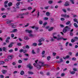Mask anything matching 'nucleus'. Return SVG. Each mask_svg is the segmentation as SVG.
<instances>
[{
  "instance_id": "de8ad7c7",
  "label": "nucleus",
  "mask_w": 78,
  "mask_h": 78,
  "mask_svg": "<svg viewBox=\"0 0 78 78\" xmlns=\"http://www.w3.org/2000/svg\"><path fill=\"white\" fill-rule=\"evenodd\" d=\"M0 78H4V76H3V75L2 74H1L0 75Z\"/></svg>"
},
{
  "instance_id": "5fc2aeb1",
  "label": "nucleus",
  "mask_w": 78,
  "mask_h": 78,
  "mask_svg": "<svg viewBox=\"0 0 78 78\" xmlns=\"http://www.w3.org/2000/svg\"><path fill=\"white\" fill-rule=\"evenodd\" d=\"M26 48H30V46L28 45H26Z\"/></svg>"
},
{
  "instance_id": "a18cd8bd",
  "label": "nucleus",
  "mask_w": 78,
  "mask_h": 78,
  "mask_svg": "<svg viewBox=\"0 0 78 78\" xmlns=\"http://www.w3.org/2000/svg\"><path fill=\"white\" fill-rule=\"evenodd\" d=\"M70 21H68L66 23V25H69V24H70Z\"/></svg>"
},
{
  "instance_id": "8fccbe9b",
  "label": "nucleus",
  "mask_w": 78,
  "mask_h": 78,
  "mask_svg": "<svg viewBox=\"0 0 78 78\" xmlns=\"http://www.w3.org/2000/svg\"><path fill=\"white\" fill-rule=\"evenodd\" d=\"M22 61L21 60H18V63H22Z\"/></svg>"
},
{
  "instance_id": "a878e982",
  "label": "nucleus",
  "mask_w": 78,
  "mask_h": 78,
  "mask_svg": "<svg viewBox=\"0 0 78 78\" xmlns=\"http://www.w3.org/2000/svg\"><path fill=\"white\" fill-rule=\"evenodd\" d=\"M11 22V21L9 20H7V23L8 24V23H10Z\"/></svg>"
},
{
  "instance_id": "6e6552de",
  "label": "nucleus",
  "mask_w": 78,
  "mask_h": 78,
  "mask_svg": "<svg viewBox=\"0 0 78 78\" xmlns=\"http://www.w3.org/2000/svg\"><path fill=\"white\" fill-rule=\"evenodd\" d=\"M9 26H12V28H16V25H13V24L12 23H10L9 24Z\"/></svg>"
},
{
  "instance_id": "69168bd1",
  "label": "nucleus",
  "mask_w": 78,
  "mask_h": 78,
  "mask_svg": "<svg viewBox=\"0 0 78 78\" xmlns=\"http://www.w3.org/2000/svg\"><path fill=\"white\" fill-rule=\"evenodd\" d=\"M8 3V1H6L4 2V4L6 5V4H7Z\"/></svg>"
},
{
  "instance_id": "aec40b11",
  "label": "nucleus",
  "mask_w": 78,
  "mask_h": 78,
  "mask_svg": "<svg viewBox=\"0 0 78 78\" xmlns=\"http://www.w3.org/2000/svg\"><path fill=\"white\" fill-rule=\"evenodd\" d=\"M71 60L72 61H76V58L75 57H73L72 58Z\"/></svg>"
},
{
  "instance_id": "f8f14e48",
  "label": "nucleus",
  "mask_w": 78,
  "mask_h": 78,
  "mask_svg": "<svg viewBox=\"0 0 78 78\" xmlns=\"http://www.w3.org/2000/svg\"><path fill=\"white\" fill-rule=\"evenodd\" d=\"M36 67H37V69H41V66H40L39 65H37Z\"/></svg>"
},
{
  "instance_id": "6ab92c4d",
  "label": "nucleus",
  "mask_w": 78,
  "mask_h": 78,
  "mask_svg": "<svg viewBox=\"0 0 78 78\" xmlns=\"http://www.w3.org/2000/svg\"><path fill=\"white\" fill-rule=\"evenodd\" d=\"M75 41H76V40L75 39L73 38L71 40V42H74Z\"/></svg>"
},
{
  "instance_id": "412c9836",
  "label": "nucleus",
  "mask_w": 78,
  "mask_h": 78,
  "mask_svg": "<svg viewBox=\"0 0 78 78\" xmlns=\"http://www.w3.org/2000/svg\"><path fill=\"white\" fill-rule=\"evenodd\" d=\"M70 2H71L72 4H75V0H70Z\"/></svg>"
},
{
  "instance_id": "f257e3e1",
  "label": "nucleus",
  "mask_w": 78,
  "mask_h": 78,
  "mask_svg": "<svg viewBox=\"0 0 78 78\" xmlns=\"http://www.w3.org/2000/svg\"><path fill=\"white\" fill-rule=\"evenodd\" d=\"M69 29V26H66L65 27V28H64L63 30V32L64 33H66L67 31V30Z\"/></svg>"
},
{
  "instance_id": "6e6d98bb",
  "label": "nucleus",
  "mask_w": 78,
  "mask_h": 78,
  "mask_svg": "<svg viewBox=\"0 0 78 78\" xmlns=\"http://www.w3.org/2000/svg\"><path fill=\"white\" fill-rule=\"evenodd\" d=\"M60 20L62 21H63V20H65V19H64V18H60Z\"/></svg>"
},
{
  "instance_id": "79ce46f5",
  "label": "nucleus",
  "mask_w": 78,
  "mask_h": 78,
  "mask_svg": "<svg viewBox=\"0 0 78 78\" xmlns=\"http://www.w3.org/2000/svg\"><path fill=\"white\" fill-rule=\"evenodd\" d=\"M11 37L12 38H14V34H11Z\"/></svg>"
},
{
  "instance_id": "13d9d810",
  "label": "nucleus",
  "mask_w": 78,
  "mask_h": 78,
  "mask_svg": "<svg viewBox=\"0 0 78 78\" xmlns=\"http://www.w3.org/2000/svg\"><path fill=\"white\" fill-rule=\"evenodd\" d=\"M12 65H13V66H16V62H13L12 63Z\"/></svg>"
},
{
  "instance_id": "393cba45",
  "label": "nucleus",
  "mask_w": 78,
  "mask_h": 78,
  "mask_svg": "<svg viewBox=\"0 0 78 78\" xmlns=\"http://www.w3.org/2000/svg\"><path fill=\"white\" fill-rule=\"evenodd\" d=\"M53 30V27H51L50 29H48V31H52Z\"/></svg>"
},
{
  "instance_id": "c756f323",
  "label": "nucleus",
  "mask_w": 78,
  "mask_h": 78,
  "mask_svg": "<svg viewBox=\"0 0 78 78\" xmlns=\"http://www.w3.org/2000/svg\"><path fill=\"white\" fill-rule=\"evenodd\" d=\"M20 74V75H23L24 74V71H22L21 72Z\"/></svg>"
},
{
  "instance_id": "423d86ee",
  "label": "nucleus",
  "mask_w": 78,
  "mask_h": 78,
  "mask_svg": "<svg viewBox=\"0 0 78 78\" xmlns=\"http://www.w3.org/2000/svg\"><path fill=\"white\" fill-rule=\"evenodd\" d=\"M15 43L14 42H12L9 44L8 46V47L9 48H11V47H12V45H13V44H14Z\"/></svg>"
},
{
  "instance_id": "20e7f679",
  "label": "nucleus",
  "mask_w": 78,
  "mask_h": 78,
  "mask_svg": "<svg viewBox=\"0 0 78 78\" xmlns=\"http://www.w3.org/2000/svg\"><path fill=\"white\" fill-rule=\"evenodd\" d=\"M26 32H27L28 33H29V34H30L31 33H33V31L31 30H29L28 29H26L25 30Z\"/></svg>"
},
{
  "instance_id": "f03ea898",
  "label": "nucleus",
  "mask_w": 78,
  "mask_h": 78,
  "mask_svg": "<svg viewBox=\"0 0 78 78\" xmlns=\"http://www.w3.org/2000/svg\"><path fill=\"white\" fill-rule=\"evenodd\" d=\"M27 66L29 69H33V66H31V64L30 63L27 64Z\"/></svg>"
},
{
  "instance_id": "a211bd4d",
  "label": "nucleus",
  "mask_w": 78,
  "mask_h": 78,
  "mask_svg": "<svg viewBox=\"0 0 78 78\" xmlns=\"http://www.w3.org/2000/svg\"><path fill=\"white\" fill-rule=\"evenodd\" d=\"M6 48L5 47H3L2 48V50L3 51H5V52H6Z\"/></svg>"
},
{
  "instance_id": "052dcab7",
  "label": "nucleus",
  "mask_w": 78,
  "mask_h": 78,
  "mask_svg": "<svg viewBox=\"0 0 78 78\" xmlns=\"http://www.w3.org/2000/svg\"><path fill=\"white\" fill-rule=\"evenodd\" d=\"M50 73H49L48 72H47V73H46V75L48 76H49V75H50Z\"/></svg>"
},
{
  "instance_id": "1a4fd4ad",
  "label": "nucleus",
  "mask_w": 78,
  "mask_h": 78,
  "mask_svg": "<svg viewBox=\"0 0 78 78\" xmlns=\"http://www.w3.org/2000/svg\"><path fill=\"white\" fill-rule=\"evenodd\" d=\"M70 58V56L69 55H67L66 57H63V58L64 59H65V60H66V59H68V58Z\"/></svg>"
},
{
  "instance_id": "4be33fe9",
  "label": "nucleus",
  "mask_w": 78,
  "mask_h": 78,
  "mask_svg": "<svg viewBox=\"0 0 78 78\" xmlns=\"http://www.w3.org/2000/svg\"><path fill=\"white\" fill-rule=\"evenodd\" d=\"M51 59V57H50V56H48L47 57V60H48V61H50Z\"/></svg>"
},
{
  "instance_id": "7c9ffc66",
  "label": "nucleus",
  "mask_w": 78,
  "mask_h": 78,
  "mask_svg": "<svg viewBox=\"0 0 78 78\" xmlns=\"http://www.w3.org/2000/svg\"><path fill=\"white\" fill-rule=\"evenodd\" d=\"M50 12H47L46 13V16H50Z\"/></svg>"
},
{
  "instance_id": "4468645a",
  "label": "nucleus",
  "mask_w": 78,
  "mask_h": 78,
  "mask_svg": "<svg viewBox=\"0 0 78 78\" xmlns=\"http://www.w3.org/2000/svg\"><path fill=\"white\" fill-rule=\"evenodd\" d=\"M12 5V3L11 2H9L8 4V5L9 7L11 6Z\"/></svg>"
},
{
  "instance_id": "9b49d317",
  "label": "nucleus",
  "mask_w": 78,
  "mask_h": 78,
  "mask_svg": "<svg viewBox=\"0 0 78 78\" xmlns=\"http://www.w3.org/2000/svg\"><path fill=\"white\" fill-rule=\"evenodd\" d=\"M7 72V70H6L3 69L2 70V72L3 74H5Z\"/></svg>"
},
{
  "instance_id": "4c0bfd02",
  "label": "nucleus",
  "mask_w": 78,
  "mask_h": 78,
  "mask_svg": "<svg viewBox=\"0 0 78 78\" xmlns=\"http://www.w3.org/2000/svg\"><path fill=\"white\" fill-rule=\"evenodd\" d=\"M29 37H33L34 35H33L32 34H29Z\"/></svg>"
},
{
  "instance_id": "ddd939ff",
  "label": "nucleus",
  "mask_w": 78,
  "mask_h": 78,
  "mask_svg": "<svg viewBox=\"0 0 78 78\" xmlns=\"http://www.w3.org/2000/svg\"><path fill=\"white\" fill-rule=\"evenodd\" d=\"M24 39L25 40H26L27 41L28 40H29V39H30V38H29V37H28L27 36H25L24 37Z\"/></svg>"
},
{
  "instance_id": "dca6fc26",
  "label": "nucleus",
  "mask_w": 78,
  "mask_h": 78,
  "mask_svg": "<svg viewBox=\"0 0 78 78\" xmlns=\"http://www.w3.org/2000/svg\"><path fill=\"white\" fill-rule=\"evenodd\" d=\"M8 59H12V56L11 55H9L8 57Z\"/></svg>"
},
{
  "instance_id": "bb28decb",
  "label": "nucleus",
  "mask_w": 78,
  "mask_h": 78,
  "mask_svg": "<svg viewBox=\"0 0 78 78\" xmlns=\"http://www.w3.org/2000/svg\"><path fill=\"white\" fill-rule=\"evenodd\" d=\"M39 23L40 25H42L43 23V21L41 20H39Z\"/></svg>"
},
{
  "instance_id": "2f4dec72",
  "label": "nucleus",
  "mask_w": 78,
  "mask_h": 78,
  "mask_svg": "<svg viewBox=\"0 0 78 78\" xmlns=\"http://www.w3.org/2000/svg\"><path fill=\"white\" fill-rule=\"evenodd\" d=\"M69 35L71 36H73V34L72 32H70L69 33Z\"/></svg>"
},
{
  "instance_id": "0eeeda50",
  "label": "nucleus",
  "mask_w": 78,
  "mask_h": 78,
  "mask_svg": "<svg viewBox=\"0 0 78 78\" xmlns=\"http://www.w3.org/2000/svg\"><path fill=\"white\" fill-rule=\"evenodd\" d=\"M18 31L17 29H15L13 30L12 31H10V33H17Z\"/></svg>"
},
{
  "instance_id": "7ed1b4c3",
  "label": "nucleus",
  "mask_w": 78,
  "mask_h": 78,
  "mask_svg": "<svg viewBox=\"0 0 78 78\" xmlns=\"http://www.w3.org/2000/svg\"><path fill=\"white\" fill-rule=\"evenodd\" d=\"M61 17H67V18H69L70 17V16L69 15H67L66 14H62L61 15Z\"/></svg>"
},
{
  "instance_id": "9d476101",
  "label": "nucleus",
  "mask_w": 78,
  "mask_h": 78,
  "mask_svg": "<svg viewBox=\"0 0 78 78\" xmlns=\"http://www.w3.org/2000/svg\"><path fill=\"white\" fill-rule=\"evenodd\" d=\"M63 39V41H66V40H67V38H64L63 37H61L59 38L58 39V40H62Z\"/></svg>"
},
{
  "instance_id": "864d4df0",
  "label": "nucleus",
  "mask_w": 78,
  "mask_h": 78,
  "mask_svg": "<svg viewBox=\"0 0 78 78\" xmlns=\"http://www.w3.org/2000/svg\"><path fill=\"white\" fill-rule=\"evenodd\" d=\"M60 26L61 28H64V26L63 24H60Z\"/></svg>"
},
{
  "instance_id": "f3484780",
  "label": "nucleus",
  "mask_w": 78,
  "mask_h": 78,
  "mask_svg": "<svg viewBox=\"0 0 78 78\" xmlns=\"http://www.w3.org/2000/svg\"><path fill=\"white\" fill-rule=\"evenodd\" d=\"M37 44L36 43H34L32 45L33 46H34V47H36V46H37Z\"/></svg>"
},
{
  "instance_id": "5701e85b",
  "label": "nucleus",
  "mask_w": 78,
  "mask_h": 78,
  "mask_svg": "<svg viewBox=\"0 0 78 78\" xmlns=\"http://www.w3.org/2000/svg\"><path fill=\"white\" fill-rule=\"evenodd\" d=\"M70 74H72V75H74L75 73V72L74 71H70Z\"/></svg>"
},
{
  "instance_id": "cd10ccee",
  "label": "nucleus",
  "mask_w": 78,
  "mask_h": 78,
  "mask_svg": "<svg viewBox=\"0 0 78 78\" xmlns=\"http://www.w3.org/2000/svg\"><path fill=\"white\" fill-rule=\"evenodd\" d=\"M74 27H75L76 28H77V27H78V25H77V24H76V23H74Z\"/></svg>"
},
{
  "instance_id": "680f3d73",
  "label": "nucleus",
  "mask_w": 78,
  "mask_h": 78,
  "mask_svg": "<svg viewBox=\"0 0 78 78\" xmlns=\"http://www.w3.org/2000/svg\"><path fill=\"white\" fill-rule=\"evenodd\" d=\"M5 62L3 61H1V65H3L4 64H5Z\"/></svg>"
},
{
  "instance_id": "bf43d9fd",
  "label": "nucleus",
  "mask_w": 78,
  "mask_h": 78,
  "mask_svg": "<svg viewBox=\"0 0 78 78\" xmlns=\"http://www.w3.org/2000/svg\"><path fill=\"white\" fill-rule=\"evenodd\" d=\"M29 28H31L32 29H34V28H35V26H32V27L30 26V27H29Z\"/></svg>"
},
{
  "instance_id": "4d7b16f0",
  "label": "nucleus",
  "mask_w": 78,
  "mask_h": 78,
  "mask_svg": "<svg viewBox=\"0 0 78 78\" xmlns=\"http://www.w3.org/2000/svg\"><path fill=\"white\" fill-rule=\"evenodd\" d=\"M28 26H29V23H27L26 25H25L24 27H28Z\"/></svg>"
},
{
  "instance_id": "338daca9",
  "label": "nucleus",
  "mask_w": 78,
  "mask_h": 78,
  "mask_svg": "<svg viewBox=\"0 0 78 78\" xmlns=\"http://www.w3.org/2000/svg\"><path fill=\"white\" fill-rule=\"evenodd\" d=\"M39 63H41L42 64H44V62H41V61L39 62Z\"/></svg>"
},
{
  "instance_id": "39448f33",
  "label": "nucleus",
  "mask_w": 78,
  "mask_h": 78,
  "mask_svg": "<svg viewBox=\"0 0 78 78\" xmlns=\"http://www.w3.org/2000/svg\"><path fill=\"white\" fill-rule=\"evenodd\" d=\"M69 3L70 2L68 1H66L65 2V4H64V6H69Z\"/></svg>"
},
{
  "instance_id": "09e8293b",
  "label": "nucleus",
  "mask_w": 78,
  "mask_h": 78,
  "mask_svg": "<svg viewBox=\"0 0 78 78\" xmlns=\"http://www.w3.org/2000/svg\"><path fill=\"white\" fill-rule=\"evenodd\" d=\"M9 51L10 53H12V52H13V50L12 49H10Z\"/></svg>"
},
{
  "instance_id": "e2e57ef3",
  "label": "nucleus",
  "mask_w": 78,
  "mask_h": 78,
  "mask_svg": "<svg viewBox=\"0 0 78 78\" xmlns=\"http://www.w3.org/2000/svg\"><path fill=\"white\" fill-rule=\"evenodd\" d=\"M28 9L29 10H31V9H32V8H31V7H28Z\"/></svg>"
},
{
  "instance_id": "f704fd0d",
  "label": "nucleus",
  "mask_w": 78,
  "mask_h": 78,
  "mask_svg": "<svg viewBox=\"0 0 78 78\" xmlns=\"http://www.w3.org/2000/svg\"><path fill=\"white\" fill-rule=\"evenodd\" d=\"M50 7V6L48 5V6L45 7L44 8L45 9H48V8Z\"/></svg>"
},
{
  "instance_id": "49530a36",
  "label": "nucleus",
  "mask_w": 78,
  "mask_h": 78,
  "mask_svg": "<svg viewBox=\"0 0 78 78\" xmlns=\"http://www.w3.org/2000/svg\"><path fill=\"white\" fill-rule=\"evenodd\" d=\"M23 51V49H21L20 50L19 52H20V53H22Z\"/></svg>"
},
{
  "instance_id": "72a5a7b5",
  "label": "nucleus",
  "mask_w": 78,
  "mask_h": 78,
  "mask_svg": "<svg viewBox=\"0 0 78 78\" xmlns=\"http://www.w3.org/2000/svg\"><path fill=\"white\" fill-rule=\"evenodd\" d=\"M48 19V18L47 17H45L44 18V20H47Z\"/></svg>"
},
{
  "instance_id": "b1692460",
  "label": "nucleus",
  "mask_w": 78,
  "mask_h": 78,
  "mask_svg": "<svg viewBox=\"0 0 78 78\" xmlns=\"http://www.w3.org/2000/svg\"><path fill=\"white\" fill-rule=\"evenodd\" d=\"M40 51V49L39 48H37V53H39V52Z\"/></svg>"
},
{
  "instance_id": "473e14b6",
  "label": "nucleus",
  "mask_w": 78,
  "mask_h": 78,
  "mask_svg": "<svg viewBox=\"0 0 78 78\" xmlns=\"http://www.w3.org/2000/svg\"><path fill=\"white\" fill-rule=\"evenodd\" d=\"M20 3V2H17V3L16 4V6H19Z\"/></svg>"
},
{
  "instance_id": "c85d7f7f",
  "label": "nucleus",
  "mask_w": 78,
  "mask_h": 78,
  "mask_svg": "<svg viewBox=\"0 0 78 78\" xmlns=\"http://www.w3.org/2000/svg\"><path fill=\"white\" fill-rule=\"evenodd\" d=\"M31 53L32 54H36V52L34 51V49H32V50Z\"/></svg>"
},
{
  "instance_id": "58836bf2",
  "label": "nucleus",
  "mask_w": 78,
  "mask_h": 78,
  "mask_svg": "<svg viewBox=\"0 0 78 78\" xmlns=\"http://www.w3.org/2000/svg\"><path fill=\"white\" fill-rule=\"evenodd\" d=\"M4 61L5 62H8L9 61V59L8 58H6L4 59Z\"/></svg>"
},
{
  "instance_id": "ea45409f",
  "label": "nucleus",
  "mask_w": 78,
  "mask_h": 78,
  "mask_svg": "<svg viewBox=\"0 0 78 78\" xmlns=\"http://www.w3.org/2000/svg\"><path fill=\"white\" fill-rule=\"evenodd\" d=\"M27 50H24L23 51V53H24L26 54L27 52Z\"/></svg>"
},
{
  "instance_id": "c03bdc74",
  "label": "nucleus",
  "mask_w": 78,
  "mask_h": 78,
  "mask_svg": "<svg viewBox=\"0 0 78 78\" xmlns=\"http://www.w3.org/2000/svg\"><path fill=\"white\" fill-rule=\"evenodd\" d=\"M73 70L74 72H76L77 70V69L74 68L73 69Z\"/></svg>"
},
{
  "instance_id": "0e129e2a",
  "label": "nucleus",
  "mask_w": 78,
  "mask_h": 78,
  "mask_svg": "<svg viewBox=\"0 0 78 78\" xmlns=\"http://www.w3.org/2000/svg\"><path fill=\"white\" fill-rule=\"evenodd\" d=\"M28 59V58H23V60L24 61H27Z\"/></svg>"
},
{
  "instance_id": "774afa93",
  "label": "nucleus",
  "mask_w": 78,
  "mask_h": 78,
  "mask_svg": "<svg viewBox=\"0 0 78 78\" xmlns=\"http://www.w3.org/2000/svg\"><path fill=\"white\" fill-rule=\"evenodd\" d=\"M64 75H65V74H64V73H62L61 74V76H64Z\"/></svg>"
},
{
  "instance_id": "e433bc0d",
  "label": "nucleus",
  "mask_w": 78,
  "mask_h": 78,
  "mask_svg": "<svg viewBox=\"0 0 78 78\" xmlns=\"http://www.w3.org/2000/svg\"><path fill=\"white\" fill-rule=\"evenodd\" d=\"M29 14V12H27L26 13H23V16H26V15H28Z\"/></svg>"
},
{
  "instance_id": "2eb2a0df",
  "label": "nucleus",
  "mask_w": 78,
  "mask_h": 78,
  "mask_svg": "<svg viewBox=\"0 0 78 78\" xmlns=\"http://www.w3.org/2000/svg\"><path fill=\"white\" fill-rule=\"evenodd\" d=\"M28 75H33L34 74L33 72H32L31 71H29L28 72Z\"/></svg>"
},
{
  "instance_id": "a19ab883",
  "label": "nucleus",
  "mask_w": 78,
  "mask_h": 78,
  "mask_svg": "<svg viewBox=\"0 0 78 78\" xmlns=\"http://www.w3.org/2000/svg\"><path fill=\"white\" fill-rule=\"evenodd\" d=\"M17 45L18 46H20L21 45H22V44L20 43H17Z\"/></svg>"
},
{
  "instance_id": "37998d69",
  "label": "nucleus",
  "mask_w": 78,
  "mask_h": 78,
  "mask_svg": "<svg viewBox=\"0 0 78 78\" xmlns=\"http://www.w3.org/2000/svg\"><path fill=\"white\" fill-rule=\"evenodd\" d=\"M48 3L49 4H51L53 3V1H48Z\"/></svg>"
},
{
  "instance_id": "c9c22d12",
  "label": "nucleus",
  "mask_w": 78,
  "mask_h": 78,
  "mask_svg": "<svg viewBox=\"0 0 78 78\" xmlns=\"http://www.w3.org/2000/svg\"><path fill=\"white\" fill-rule=\"evenodd\" d=\"M53 37L54 39H56L57 40H58V41L60 40H58V39H59V38H57V37H56V36H53Z\"/></svg>"
},
{
  "instance_id": "603ef678",
  "label": "nucleus",
  "mask_w": 78,
  "mask_h": 78,
  "mask_svg": "<svg viewBox=\"0 0 78 78\" xmlns=\"http://www.w3.org/2000/svg\"><path fill=\"white\" fill-rule=\"evenodd\" d=\"M47 66V64H42L41 66V67H44V66Z\"/></svg>"
},
{
  "instance_id": "3c124183",
  "label": "nucleus",
  "mask_w": 78,
  "mask_h": 78,
  "mask_svg": "<svg viewBox=\"0 0 78 78\" xmlns=\"http://www.w3.org/2000/svg\"><path fill=\"white\" fill-rule=\"evenodd\" d=\"M5 42L7 43H9V40L7 39H6V40H5Z\"/></svg>"
}]
</instances>
